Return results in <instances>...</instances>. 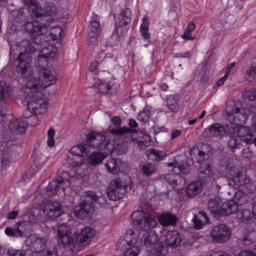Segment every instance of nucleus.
<instances>
[{"label":"nucleus","instance_id":"nucleus-63","mask_svg":"<svg viewBox=\"0 0 256 256\" xmlns=\"http://www.w3.org/2000/svg\"><path fill=\"white\" fill-rule=\"evenodd\" d=\"M52 250L48 249L46 251V254L45 256H58V252L56 248H52Z\"/></svg>","mask_w":256,"mask_h":256},{"label":"nucleus","instance_id":"nucleus-26","mask_svg":"<svg viewBox=\"0 0 256 256\" xmlns=\"http://www.w3.org/2000/svg\"><path fill=\"white\" fill-rule=\"evenodd\" d=\"M230 159L228 157L222 158L219 163L218 172L221 176H232L234 174L232 166H230Z\"/></svg>","mask_w":256,"mask_h":256},{"label":"nucleus","instance_id":"nucleus-20","mask_svg":"<svg viewBox=\"0 0 256 256\" xmlns=\"http://www.w3.org/2000/svg\"><path fill=\"white\" fill-rule=\"evenodd\" d=\"M115 30L114 34L116 33L118 37H120L128 30L126 26L131 22V18L115 17Z\"/></svg>","mask_w":256,"mask_h":256},{"label":"nucleus","instance_id":"nucleus-18","mask_svg":"<svg viewBox=\"0 0 256 256\" xmlns=\"http://www.w3.org/2000/svg\"><path fill=\"white\" fill-rule=\"evenodd\" d=\"M108 172L112 174H116L119 172H124L127 168V164L119 158H111L105 164Z\"/></svg>","mask_w":256,"mask_h":256},{"label":"nucleus","instance_id":"nucleus-55","mask_svg":"<svg viewBox=\"0 0 256 256\" xmlns=\"http://www.w3.org/2000/svg\"><path fill=\"white\" fill-rule=\"evenodd\" d=\"M173 56L176 58H190L191 54L190 52H180L174 54Z\"/></svg>","mask_w":256,"mask_h":256},{"label":"nucleus","instance_id":"nucleus-33","mask_svg":"<svg viewBox=\"0 0 256 256\" xmlns=\"http://www.w3.org/2000/svg\"><path fill=\"white\" fill-rule=\"evenodd\" d=\"M179 100L180 97L177 94L170 95L166 98V106L171 112L176 113L178 112Z\"/></svg>","mask_w":256,"mask_h":256},{"label":"nucleus","instance_id":"nucleus-15","mask_svg":"<svg viewBox=\"0 0 256 256\" xmlns=\"http://www.w3.org/2000/svg\"><path fill=\"white\" fill-rule=\"evenodd\" d=\"M7 124L4 126L6 132H10L14 134L24 133L28 127V123L24 120H18L16 118L10 116L6 118Z\"/></svg>","mask_w":256,"mask_h":256},{"label":"nucleus","instance_id":"nucleus-48","mask_svg":"<svg viewBox=\"0 0 256 256\" xmlns=\"http://www.w3.org/2000/svg\"><path fill=\"white\" fill-rule=\"evenodd\" d=\"M138 132V130L130 128L128 127H122L118 129L112 130V132L116 134L123 135L124 134H134Z\"/></svg>","mask_w":256,"mask_h":256},{"label":"nucleus","instance_id":"nucleus-25","mask_svg":"<svg viewBox=\"0 0 256 256\" xmlns=\"http://www.w3.org/2000/svg\"><path fill=\"white\" fill-rule=\"evenodd\" d=\"M238 206L234 200L224 202L222 204L220 216L230 215L238 211Z\"/></svg>","mask_w":256,"mask_h":256},{"label":"nucleus","instance_id":"nucleus-62","mask_svg":"<svg viewBox=\"0 0 256 256\" xmlns=\"http://www.w3.org/2000/svg\"><path fill=\"white\" fill-rule=\"evenodd\" d=\"M88 196L94 202H96L100 198L94 192L92 191H89L88 192Z\"/></svg>","mask_w":256,"mask_h":256},{"label":"nucleus","instance_id":"nucleus-45","mask_svg":"<svg viewBox=\"0 0 256 256\" xmlns=\"http://www.w3.org/2000/svg\"><path fill=\"white\" fill-rule=\"evenodd\" d=\"M228 146L232 151L234 152L236 149L240 148V142L237 137L230 136L228 142Z\"/></svg>","mask_w":256,"mask_h":256},{"label":"nucleus","instance_id":"nucleus-43","mask_svg":"<svg viewBox=\"0 0 256 256\" xmlns=\"http://www.w3.org/2000/svg\"><path fill=\"white\" fill-rule=\"evenodd\" d=\"M131 137L126 142H122L118 144L114 148L118 154H122L126 153L128 149V141L131 140Z\"/></svg>","mask_w":256,"mask_h":256},{"label":"nucleus","instance_id":"nucleus-53","mask_svg":"<svg viewBox=\"0 0 256 256\" xmlns=\"http://www.w3.org/2000/svg\"><path fill=\"white\" fill-rule=\"evenodd\" d=\"M178 178H174V179H172V181H170V184L173 187V188L176 191H180L181 190H182L185 186V180H182V182H183V184L182 186H178Z\"/></svg>","mask_w":256,"mask_h":256},{"label":"nucleus","instance_id":"nucleus-56","mask_svg":"<svg viewBox=\"0 0 256 256\" xmlns=\"http://www.w3.org/2000/svg\"><path fill=\"white\" fill-rule=\"evenodd\" d=\"M149 20L148 17H144L142 22L140 26V30H148L149 28Z\"/></svg>","mask_w":256,"mask_h":256},{"label":"nucleus","instance_id":"nucleus-42","mask_svg":"<svg viewBox=\"0 0 256 256\" xmlns=\"http://www.w3.org/2000/svg\"><path fill=\"white\" fill-rule=\"evenodd\" d=\"M256 240V232L254 231H250L244 232L242 240L246 245H250Z\"/></svg>","mask_w":256,"mask_h":256},{"label":"nucleus","instance_id":"nucleus-29","mask_svg":"<svg viewBox=\"0 0 256 256\" xmlns=\"http://www.w3.org/2000/svg\"><path fill=\"white\" fill-rule=\"evenodd\" d=\"M64 180L62 178L52 180L47 186V190L50 193V194H55L60 192V190L64 191Z\"/></svg>","mask_w":256,"mask_h":256},{"label":"nucleus","instance_id":"nucleus-17","mask_svg":"<svg viewBox=\"0 0 256 256\" xmlns=\"http://www.w3.org/2000/svg\"><path fill=\"white\" fill-rule=\"evenodd\" d=\"M94 211L93 202L88 200H84L78 205L74 207V212L75 216L80 218L84 219L90 213Z\"/></svg>","mask_w":256,"mask_h":256},{"label":"nucleus","instance_id":"nucleus-52","mask_svg":"<svg viewBox=\"0 0 256 256\" xmlns=\"http://www.w3.org/2000/svg\"><path fill=\"white\" fill-rule=\"evenodd\" d=\"M100 24L97 20H92L88 26V32L98 34L100 31Z\"/></svg>","mask_w":256,"mask_h":256},{"label":"nucleus","instance_id":"nucleus-38","mask_svg":"<svg viewBox=\"0 0 256 256\" xmlns=\"http://www.w3.org/2000/svg\"><path fill=\"white\" fill-rule=\"evenodd\" d=\"M156 170V166L150 162H146L142 166V172L146 176H150L154 174Z\"/></svg>","mask_w":256,"mask_h":256},{"label":"nucleus","instance_id":"nucleus-59","mask_svg":"<svg viewBox=\"0 0 256 256\" xmlns=\"http://www.w3.org/2000/svg\"><path fill=\"white\" fill-rule=\"evenodd\" d=\"M100 62L98 60H94L91 63L90 70L92 72L96 70L100 66Z\"/></svg>","mask_w":256,"mask_h":256},{"label":"nucleus","instance_id":"nucleus-34","mask_svg":"<svg viewBox=\"0 0 256 256\" xmlns=\"http://www.w3.org/2000/svg\"><path fill=\"white\" fill-rule=\"evenodd\" d=\"M202 186L200 182H193L187 186L186 192L189 197H194L199 194L202 190Z\"/></svg>","mask_w":256,"mask_h":256},{"label":"nucleus","instance_id":"nucleus-57","mask_svg":"<svg viewBox=\"0 0 256 256\" xmlns=\"http://www.w3.org/2000/svg\"><path fill=\"white\" fill-rule=\"evenodd\" d=\"M246 74L250 77L256 76V66H250L246 71Z\"/></svg>","mask_w":256,"mask_h":256},{"label":"nucleus","instance_id":"nucleus-6","mask_svg":"<svg viewBox=\"0 0 256 256\" xmlns=\"http://www.w3.org/2000/svg\"><path fill=\"white\" fill-rule=\"evenodd\" d=\"M158 240V234L154 231H150L145 234L141 239L142 246H150V249H148V256H164V247L156 244Z\"/></svg>","mask_w":256,"mask_h":256},{"label":"nucleus","instance_id":"nucleus-44","mask_svg":"<svg viewBox=\"0 0 256 256\" xmlns=\"http://www.w3.org/2000/svg\"><path fill=\"white\" fill-rule=\"evenodd\" d=\"M244 97L250 101H256V88H250L245 90Z\"/></svg>","mask_w":256,"mask_h":256},{"label":"nucleus","instance_id":"nucleus-49","mask_svg":"<svg viewBox=\"0 0 256 256\" xmlns=\"http://www.w3.org/2000/svg\"><path fill=\"white\" fill-rule=\"evenodd\" d=\"M98 34L88 32V43L89 46H96L98 45Z\"/></svg>","mask_w":256,"mask_h":256},{"label":"nucleus","instance_id":"nucleus-24","mask_svg":"<svg viewBox=\"0 0 256 256\" xmlns=\"http://www.w3.org/2000/svg\"><path fill=\"white\" fill-rule=\"evenodd\" d=\"M44 46L38 55V58L40 60L41 58L46 59V61H48L51 59L54 58L56 55V49L54 48L52 44H47V42L44 44L42 48Z\"/></svg>","mask_w":256,"mask_h":256},{"label":"nucleus","instance_id":"nucleus-41","mask_svg":"<svg viewBox=\"0 0 256 256\" xmlns=\"http://www.w3.org/2000/svg\"><path fill=\"white\" fill-rule=\"evenodd\" d=\"M10 90L11 88L9 85L4 81H0V100H4L8 96Z\"/></svg>","mask_w":256,"mask_h":256},{"label":"nucleus","instance_id":"nucleus-2","mask_svg":"<svg viewBox=\"0 0 256 256\" xmlns=\"http://www.w3.org/2000/svg\"><path fill=\"white\" fill-rule=\"evenodd\" d=\"M30 53H20L15 62L16 71L18 75L28 82L32 78H34L38 82V90L40 88H46L54 84L56 82V78L51 71L48 69H42L40 72L38 78L34 76V71L30 66Z\"/></svg>","mask_w":256,"mask_h":256},{"label":"nucleus","instance_id":"nucleus-19","mask_svg":"<svg viewBox=\"0 0 256 256\" xmlns=\"http://www.w3.org/2000/svg\"><path fill=\"white\" fill-rule=\"evenodd\" d=\"M26 225L24 222H17L13 228L6 227L4 230L5 234L9 236L24 237Z\"/></svg>","mask_w":256,"mask_h":256},{"label":"nucleus","instance_id":"nucleus-22","mask_svg":"<svg viewBox=\"0 0 256 256\" xmlns=\"http://www.w3.org/2000/svg\"><path fill=\"white\" fill-rule=\"evenodd\" d=\"M94 87L98 89L99 92L104 94L111 96L116 93L112 82H107L105 80H97L94 84Z\"/></svg>","mask_w":256,"mask_h":256},{"label":"nucleus","instance_id":"nucleus-4","mask_svg":"<svg viewBox=\"0 0 256 256\" xmlns=\"http://www.w3.org/2000/svg\"><path fill=\"white\" fill-rule=\"evenodd\" d=\"M70 228L65 224L58 226V242L60 246L64 247L68 251H72L76 244L79 240L81 244L88 242L93 237L95 230L91 227L84 228L78 236H72L69 233Z\"/></svg>","mask_w":256,"mask_h":256},{"label":"nucleus","instance_id":"nucleus-5","mask_svg":"<svg viewBox=\"0 0 256 256\" xmlns=\"http://www.w3.org/2000/svg\"><path fill=\"white\" fill-rule=\"evenodd\" d=\"M24 2L28 5V9L22 8L16 12H14L13 16H24L26 11L30 13V16H53L56 14V7L52 2L46 4V10L35 0H24Z\"/></svg>","mask_w":256,"mask_h":256},{"label":"nucleus","instance_id":"nucleus-46","mask_svg":"<svg viewBox=\"0 0 256 256\" xmlns=\"http://www.w3.org/2000/svg\"><path fill=\"white\" fill-rule=\"evenodd\" d=\"M240 126L236 125L234 123H232L227 125L226 132L231 134V136L234 137H238V132Z\"/></svg>","mask_w":256,"mask_h":256},{"label":"nucleus","instance_id":"nucleus-16","mask_svg":"<svg viewBox=\"0 0 256 256\" xmlns=\"http://www.w3.org/2000/svg\"><path fill=\"white\" fill-rule=\"evenodd\" d=\"M44 213L54 220L60 216L64 213L62 206L58 202L48 201L42 208Z\"/></svg>","mask_w":256,"mask_h":256},{"label":"nucleus","instance_id":"nucleus-60","mask_svg":"<svg viewBox=\"0 0 256 256\" xmlns=\"http://www.w3.org/2000/svg\"><path fill=\"white\" fill-rule=\"evenodd\" d=\"M179 178V176L178 175L174 174H167L165 176L166 180L169 184H170V181H172V179H174V178Z\"/></svg>","mask_w":256,"mask_h":256},{"label":"nucleus","instance_id":"nucleus-23","mask_svg":"<svg viewBox=\"0 0 256 256\" xmlns=\"http://www.w3.org/2000/svg\"><path fill=\"white\" fill-rule=\"evenodd\" d=\"M226 132V129L224 126L215 123L205 130L204 133L208 136L221 137Z\"/></svg>","mask_w":256,"mask_h":256},{"label":"nucleus","instance_id":"nucleus-8","mask_svg":"<svg viewBox=\"0 0 256 256\" xmlns=\"http://www.w3.org/2000/svg\"><path fill=\"white\" fill-rule=\"evenodd\" d=\"M128 186L120 178H116L111 181L107 190V195L110 200H118L123 198L126 194Z\"/></svg>","mask_w":256,"mask_h":256},{"label":"nucleus","instance_id":"nucleus-10","mask_svg":"<svg viewBox=\"0 0 256 256\" xmlns=\"http://www.w3.org/2000/svg\"><path fill=\"white\" fill-rule=\"evenodd\" d=\"M236 186L245 194L254 193L256 188L245 172H238L232 177Z\"/></svg>","mask_w":256,"mask_h":256},{"label":"nucleus","instance_id":"nucleus-11","mask_svg":"<svg viewBox=\"0 0 256 256\" xmlns=\"http://www.w3.org/2000/svg\"><path fill=\"white\" fill-rule=\"evenodd\" d=\"M86 144L99 150H110L108 148L109 142L106 140V136L96 132H91L86 136Z\"/></svg>","mask_w":256,"mask_h":256},{"label":"nucleus","instance_id":"nucleus-13","mask_svg":"<svg viewBox=\"0 0 256 256\" xmlns=\"http://www.w3.org/2000/svg\"><path fill=\"white\" fill-rule=\"evenodd\" d=\"M229 108L230 107H227L226 114L230 122L240 126L246 124L248 118L246 109L232 106V111H230Z\"/></svg>","mask_w":256,"mask_h":256},{"label":"nucleus","instance_id":"nucleus-14","mask_svg":"<svg viewBox=\"0 0 256 256\" xmlns=\"http://www.w3.org/2000/svg\"><path fill=\"white\" fill-rule=\"evenodd\" d=\"M210 237L214 242L222 244L228 241L232 234L230 228L224 224L215 226L212 230Z\"/></svg>","mask_w":256,"mask_h":256},{"label":"nucleus","instance_id":"nucleus-37","mask_svg":"<svg viewBox=\"0 0 256 256\" xmlns=\"http://www.w3.org/2000/svg\"><path fill=\"white\" fill-rule=\"evenodd\" d=\"M70 152L74 155L82 156L84 154H88L89 152V148L87 144H78L72 146Z\"/></svg>","mask_w":256,"mask_h":256},{"label":"nucleus","instance_id":"nucleus-3","mask_svg":"<svg viewBox=\"0 0 256 256\" xmlns=\"http://www.w3.org/2000/svg\"><path fill=\"white\" fill-rule=\"evenodd\" d=\"M22 96L24 98V102L26 103L28 109L34 114L38 115L46 112L48 100L40 90H38V82L32 78L26 82L22 88Z\"/></svg>","mask_w":256,"mask_h":256},{"label":"nucleus","instance_id":"nucleus-30","mask_svg":"<svg viewBox=\"0 0 256 256\" xmlns=\"http://www.w3.org/2000/svg\"><path fill=\"white\" fill-rule=\"evenodd\" d=\"M166 156V152L154 148H150L146 152L148 158L152 162H159L163 160Z\"/></svg>","mask_w":256,"mask_h":256},{"label":"nucleus","instance_id":"nucleus-39","mask_svg":"<svg viewBox=\"0 0 256 256\" xmlns=\"http://www.w3.org/2000/svg\"><path fill=\"white\" fill-rule=\"evenodd\" d=\"M167 165L168 166H173L175 172H176V169L178 170V172L182 174H186L190 172V166L186 164L177 166V162L174 161L172 162H168Z\"/></svg>","mask_w":256,"mask_h":256},{"label":"nucleus","instance_id":"nucleus-51","mask_svg":"<svg viewBox=\"0 0 256 256\" xmlns=\"http://www.w3.org/2000/svg\"><path fill=\"white\" fill-rule=\"evenodd\" d=\"M55 135V130L54 128H51L48 130L47 140L48 145L50 147H52L54 145V136Z\"/></svg>","mask_w":256,"mask_h":256},{"label":"nucleus","instance_id":"nucleus-54","mask_svg":"<svg viewBox=\"0 0 256 256\" xmlns=\"http://www.w3.org/2000/svg\"><path fill=\"white\" fill-rule=\"evenodd\" d=\"M116 12L120 11V16H130L131 14V10L130 8H124L122 9L120 6H118L116 8Z\"/></svg>","mask_w":256,"mask_h":256},{"label":"nucleus","instance_id":"nucleus-36","mask_svg":"<svg viewBox=\"0 0 256 256\" xmlns=\"http://www.w3.org/2000/svg\"><path fill=\"white\" fill-rule=\"evenodd\" d=\"M106 156L102 152H94L88 157L87 160L90 164L96 166L101 163Z\"/></svg>","mask_w":256,"mask_h":256},{"label":"nucleus","instance_id":"nucleus-61","mask_svg":"<svg viewBox=\"0 0 256 256\" xmlns=\"http://www.w3.org/2000/svg\"><path fill=\"white\" fill-rule=\"evenodd\" d=\"M238 256H256L254 253L251 250H242Z\"/></svg>","mask_w":256,"mask_h":256},{"label":"nucleus","instance_id":"nucleus-12","mask_svg":"<svg viewBox=\"0 0 256 256\" xmlns=\"http://www.w3.org/2000/svg\"><path fill=\"white\" fill-rule=\"evenodd\" d=\"M140 238L138 232L133 230H128L126 234V242L128 248L126 250L124 256H138L140 252V248L136 246Z\"/></svg>","mask_w":256,"mask_h":256},{"label":"nucleus","instance_id":"nucleus-50","mask_svg":"<svg viewBox=\"0 0 256 256\" xmlns=\"http://www.w3.org/2000/svg\"><path fill=\"white\" fill-rule=\"evenodd\" d=\"M150 116V112L148 110L142 111L138 114V120L142 122L146 123L149 121Z\"/></svg>","mask_w":256,"mask_h":256},{"label":"nucleus","instance_id":"nucleus-64","mask_svg":"<svg viewBox=\"0 0 256 256\" xmlns=\"http://www.w3.org/2000/svg\"><path fill=\"white\" fill-rule=\"evenodd\" d=\"M18 215V212L16 210H13L9 213L8 215L7 216V218L9 220H14L17 217Z\"/></svg>","mask_w":256,"mask_h":256},{"label":"nucleus","instance_id":"nucleus-9","mask_svg":"<svg viewBox=\"0 0 256 256\" xmlns=\"http://www.w3.org/2000/svg\"><path fill=\"white\" fill-rule=\"evenodd\" d=\"M48 244L47 240L42 236L32 234L26 238V250L30 253H40L46 250Z\"/></svg>","mask_w":256,"mask_h":256},{"label":"nucleus","instance_id":"nucleus-47","mask_svg":"<svg viewBox=\"0 0 256 256\" xmlns=\"http://www.w3.org/2000/svg\"><path fill=\"white\" fill-rule=\"evenodd\" d=\"M7 254L8 256H27L30 254L29 251L26 250V248L23 250L9 249Z\"/></svg>","mask_w":256,"mask_h":256},{"label":"nucleus","instance_id":"nucleus-40","mask_svg":"<svg viewBox=\"0 0 256 256\" xmlns=\"http://www.w3.org/2000/svg\"><path fill=\"white\" fill-rule=\"evenodd\" d=\"M195 28L196 25L194 22H190L188 23L186 28L185 29L182 36V38L186 40H194L195 39V37L192 36L191 34Z\"/></svg>","mask_w":256,"mask_h":256},{"label":"nucleus","instance_id":"nucleus-58","mask_svg":"<svg viewBox=\"0 0 256 256\" xmlns=\"http://www.w3.org/2000/svg\"><path fill=\"white\" fill-rule=\"evenodd\" d=\"M252 214L253 218L256 220V193L252 198Z\"/></svg>","mask_w":256,"mask_h":256},{"label":"nucleus","instance_id":"nucleus-35","mask_svg":"<svg viewBox=\"0 0 256 256\" xmlns=\"http://www.w3.org/2000/svg\"><path fill=\"white\" fill-rule=\"evenodd\" d=\"M253 134L250 127L240 126L238 137L240 140L244 142L246 144L250 142V138L252 136Z\"/></svg>","mask_w":256,"mask_h":256},{"label":"nucleus","instance_id":"nucleus-32","mask_svg":"<svg viewBox=\"0 0 256 256\" xmlns=\"http://www.w3.org/2000/svg\"><path fill=\"white\" fill-rule=\"evenodd\" d=\"M222 202L220 198L214 197L210 198L208 202V209L211 213L220 216L221 212Z\"/></svg>","mask_w":256,"mask_h":256},{"label":"nucleus","instance_id":"nucleus-1","mask_svg":"<svg viewBox=\"0 0 256 256\" xmlns=\"http://www.w3.org/2000/svg\"><path fill=\"white\" fill-rule=\"evenodd\" d=\"M36 20L24 23L26 29L33 34L30 40H24L20 42V46L24 48L25 52L32 53L40 50L42 46L49 41L60 40L64 34L62 28L60 26H54L50 32L46 34L48 26L53 21L52 17L46 19L47 17H35Z\"/></svg>","mask_w":256,"mask_h":256},{"label":"nucleus","instance_id":"nucleus-28","mask_svg":"<svg viewBox=\"0 0 256 256\" xmlns=\"http://www.w3.org/2000/svg\"><path fill=\"white\" fill-rule=\"evenodd\" d=\"M166 242L168 246H178L181 242V238L176 230L168 231L166 236Z\"/></svg>","mask_w":256,"mask_h":256},{"label":"nucleus","instance_id":"nucleus-31","mask_svg":"<svg viewBox=\"0 0 256 256\" xmlns=\"http://www.w3.org/2000/svg\"><path fill=\"white\" fill-rule=\"evenodd\" d=\"M192 221L194 228L197 230H200L204 224L208 222V218L203 211H201L194 215Z\"/></svg>","mask_w":256,"mask_h":256},{"label":"nucleus","instance_id":"nucleus-27","mask_svg":"<svg viewBox=\"0 0 256 256\" xmlns=\"http://www.w3.org/2000/svg\"><path fill=\"white\" fill-rule=\"evenodd\" d=\"M158 220L160 224L164 226H174L176 224V216L169 212H164L158 216Z\"/></svg>","mask_w":256,"mask_h":256},{"label":"nucleus","instance_id":"nucleus-7","mask_svg":"<svg viewBox=\"0 0 256 256\" xmlns=\"http://www.w3.org/2000/svg\"><path fill=\"white\" fill-rule=\"evenodd\" d=\"M131 218L134 224L138 226L143 231L149 230L154 228L157 224L155 218L142 210L134 212L131 216Z\"/></svg>","mask_w":256,"mask_h":256},{"label":"nucleus","instance_id":"nucleus-21","mask_svg":"<svg viewBox=\"0 0 256 256\" xmlns=\"http://www.w3.org/2000/svg\"><path fill=\"white\" fill-rule=\"evenodd\" d=\"M206 155L205 152L198 150V156L200 157L198 162L201 163L199 168V175L202 178L208 177L212 172L210 164L204 162Z\"/></svg>","mask_w":256,"mask_h":256}]
</instances>
